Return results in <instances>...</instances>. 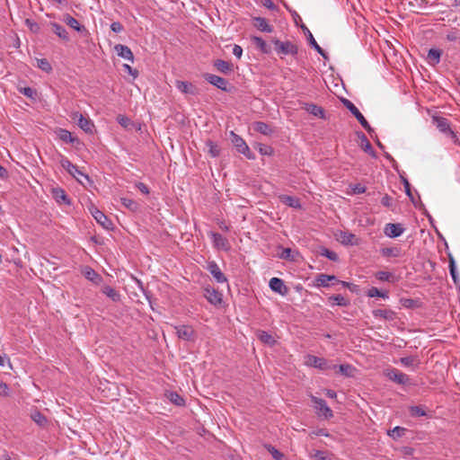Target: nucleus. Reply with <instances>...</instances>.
<instances>
[{"mask_svg": "<svg viewBox=\"0 0 460 460\" xmlns=\"http://www.w3.org/2000/svg\"><path fill=\"white\" fill-rule=\"evenodd\" d=\"M271 42L274 44L278 54L295 56L298 52L297 46L289 40L281 41L278 39H272Z\"/></svg>", "mask_w": 460, "mask_h": 460, "instance_id": "nucleus-1", "label": "nucleus"}, {"mask_svg": "<svg viewBox=\"0 0 460 460\" xmlns=\"http://www.w3.org/2000/svg\"><path fill=\"white\" fill-rule=\"evenodd\" d=\"M60 165L76 181L82 183L79 176L84 177L86 181H90V178L87 174L84 173L78 169L75 164H73L68 158L61 155Z\"/></svg>", "mask_w": 460, "mask_h": 460, "instance_id": "nucleus-2", "label": "nucleus"}, {"mask_svg": "<svg viewBox=\"0 0 460 460\" xmlns=\"http://www.w3.org/2000/svg\"><path fill=\"white\" fill-rule=\"evenodd\" d=\"M342 103L344 106L355 116L360 125L369 133L371 134L374 129L371 128L367 120L362 115V113L358 111V109L348 99H343Z\"/></svg>", "mask_w": 460, "mask_h": 460, "instance_id": "nucleus-3", "label": "nucleus"}, {"mask_svg": "<svg viewBox=\"0 0 460 460\" xmlns=\"http://www.w3.org/2000/svg\"><path fill=\"white\" fill-rule=\"evenodd\" d=\"M311 400L314 403V408L319 416H323L326 420L333 417L332 409L327 405L323 399L318 398L316 396H311Z\"/></svg>", "mask_w": 460, "mask_h": 460, "instance_id": "nucleus-4", "label": "nucleus"}, {"mask_svg": "<svg viewBox=\"0 0 460 460\" xmlns=\"http://www.w3.org/2000/svg\"><path fill=\"white\" fill-rule=\"evenodd\" d=\"M432 123L437 127V128L447 135L451 137H456L455 132L451 128V124L449 120L444 117H440L438 115L432 116Z\"/></svg>", "mask_w": 460, "mask_h": 460, "instance_id": "nucleus-5", "label": "nucleus"}, {"mask_svg": "<svg viewBox=\"0 0 460 460\" xmlns=\"http://www.w3.org/2000/svg\"><path fill=\"white\" fill-rule=\"evenodd\" d=\"M231 137L232 143L236 147L239 153L243 154L249 159L253 158V156L251 154L249 146L240 136L231 131Z\"/></svg>", "mask_w": 460, "mask_h": 460, "instance_id": "nucleus-6", "label": "nucleus"}, {"mask_svg": "<svg viewBox=\"0 0 460 460\" xmlns=\"http://www.w3.org/2000/svg\"><path fill=\"white\" fill-rule=\"evenodd\" d=\"M71 118L74 120L77 121V125L80 128H82L86 133H93V128L94 127L92 120L88 118H85L83 114L78 111H75L72 113Z\"/></svg>", "mask_w": 460, "mask_h": 460, "instance_id": "nucleus-7", "label": "nucleus"}, {"mask_svg": "<svg viewBox=\"0 0 460 460\" xmlns=\"http://www.w3.org/2000/svg\"><path fill=\"white\" fill-rule=\"evenodd\" d=\"M204 296L210 304L214 305H220L223 300V295L211 287H207L204 288Z\"/></svg>", "mask_w": 460, "mask_h": 460, "instance_id": "nucleus-8", "label": "nucleus"}, {"mask_svg": "<svg viewBox=\"0 0 460 460\" xmlns=\"http://www.w3.org/2000/svg\"><path fill=\"white\" fill-rule=\"evenodd\" d=\"M90 211H91L92 216L97 221V223H99L103 228L111 229L112 227L111 220L109 219L107 217V216H105L103 214V212H102L95 207H93L92 208H90Z\"/></svg>", "mask_w": 460, "mask_h": 460, "instance_id": "nucleus-9", "label": "nucleus"}, {"mask_svg": "<svg viewBox=\"0 0 460 460\" xmlns=\"http://www.w3.org/2000/svg\"><path fill=\"white\" fill-rule=\"evenodd\" d=\"M204 78L206 81L217 87L218 89L225 92H229V89L227 88L228 82L225 78L213 74H206L204 75Z\"/></svg>", "mask_w": 460, "mask_h": 460, "instance_id": "nucleus-10", "label": "nucleus"}, {"mask_svg": "<svg viewBox=\"0 0 460 460\" xmlns=\"http://www.w3.org/2000/svg\"><path fill=\"white\" fill-rule=\"evenodd\" d=\"M386 376L390 380L399 385H408L410 383V377L396 368L388 370Z\"/></svg>", "mask_w": 460, "mask_h": 460, "instance_id": "nucleus-11", "label": "nucleus"}, {"mask_svg": "<svg viewBox=\"0 0 460 460\" xmlns=\"http://www.w3.org/2000/svg\"><path fill=\"white\" fill-rule=\"evenodd\" d=\"M207 270L213 276L217 283H225L227 281L225 274L221 271L216 261H212L208 263Z\"/></svg>", "mask_w": 460, "mask_h": 460, "instance_id": "nucleus-12", "label": "nucleus"}, {"mask_svg": "<svg viewBox=\"0 0 460 460\" xmlns=\"http://www.w3.org/2000/svg\"><path fill=\"white\" fill-rule=\"evenodd\" d=\"M269 286L272 291L279 295L285 296L288 293V288L281 279L272 278L270 280Z\"/></svg>", "mask_w": 460, "mask_h": 460, "instance_id": "nucleus-13", "label": "nucleus"}, {"mask_svg": "<svg viewBox=\"0 0 460 460\" xmlns=\"http://www.w3.org/2000/svg\"><path fill=\"white\" fill-rule=\"evenodd\" d=\"M56 133L59 139L66 143H70L74 146H78L81 144L78 137H74L70 131L65 128H58Z\"/></svg>", "mask_w": 460, "mask_h": 460, "instance_id": "nucleus-14", "label": "nucleus"}, {"mask_svg": "<svg viewBox=\"0 0 460 460\" xmlns=\"http://www.w3.org/2000/svg\"><path fill=\"white\" fill-rule=\"evenodd\" d=\"M178 337L183 341H192L195 332L191 326L180 325L175 327Z\"/></svg>", "mask_w": 460, "mask_h": 460, "instance_id": "nucleus-15", "label": "nucleus"}, {"mask_svg": "<svg viewBox=\"0 0 460 460\" xmlns=\"http://www.w3.org/2000/svg\"><path fill=\"white\" fill-rule=\"evenodd\" d=\"M210 235L212 237L213 243L216 248L221 249L224 251H228L230 249V244H229L228 240L226 237H224L222 234H220L218 233L211 232Z\"/></svg>", "mask_w": 460, "mask_h": 460, "instance_id": "nucleus-16", "label": "nucleus"}, {"mask_svg": "<svg viewBox=\"0 0 460 460\" xmlns=\"http://www.w3.org/2000/svg\"><path fill=\"white\" fill-rule=\"evenodd\" d=\"M403 231L404 229L400 224L389 223L385 227V234L391 238L400 236Z\"/></svg>", "mask_w": 460, "mask_h": 460, "instance_id": "nucleus-17", "label": "nucleus"}, {"mask_svg": "<svg viewBox=\"0 0 460 460\" xmlns=\"http://www.w3.org/2000/svg\"><path fill=\"white\" fill-rule=\"evenodd\" d=\"M114 49L119 57L133 62L134 55H133L131 49L128 46L122 45V44H117L114 47Z\"/></svg>", "mask_w": 460, "mask_h": 460, "instance_id": "nucleus-18", "label": "nucleus"}, {"mask_svg": "<svg viewBox=\"0 0 460 460\" xmlns=\"http://www.w3.org/2000/svg\"><path fill=\"white\" fill-rule=\"evenodd\" d=\"M253 26L263 32H272L273 27L270 25L265 18L252 17Z\"/></svg>", "mask_w": 460, "mask_h": 460, "instance_id": "nucleus-19", "label": "nucleus"}, {"mask_svg": "<svg viewBox=\"0 0 460 460\" xmlns=\"http://www.w3.org/2000/svg\"><path fill=\"white\" fill-rule=\"evenodd\" d=\"M372 314L376 318H382L388 321L394 320L396 316V314L391 309H375Z\"/></svg>", "mask_w": 460, "mask_h": 460, "instance_id": "nucleus-20", "label": "nucleus"}, {"mask_svg": "<svg viewBox=\"0 0 460 460\" xmlns=\"http://www.w3.org/2000/svg\"><path fill=\"white\" fill-rule=\"evenodd\" d=\"M358 137L361 141L362 149L366 153H367L369 155H371L372 157H376V154L374 148L372 147V145L368 141L367 137H366V135L363 132H358Z\"/></svg>", "mask_w": 460, "mask_h": 460, "instance_id": "nucleus-21", "label": "nucleus"}, {"mask_svg": "<svg viewBox=\"0 0 460 460\" xmlns=\"http://www.w3.org/2000/svg\"><path fill=\"white\" fill-rule=\"evenodd\" d=\"M53 198L59 204L70 205V199H68L66 191L61 188H55L52 190Z\"/></svg>", "mask_w": 460, "mask_h": 460, "instance_id": "nucleus-22", "label": "nucleus"}, {"mask_svg": "<svg viewBox=\"0 0 460 460\" xmlns=\"http://www.w3.org/2000/svg\"><path fill=\"white\" fill-rule=\"evenodd\" d=\"M176 87L183 93L195 95L197 93V88L190 83L184 81H176Z\"/></svg>", "mask_w": 460, "mask_h": 460, "instance_id": "nucleus-23", "label": "nucleus"}, {"mask_svg": "<svg viewBox=\"0 0 460 460\" xmlns=\"http://www.w3.org/2000/svg\"><path fill=\"white\" fill-rule=\"evenodd\" d=\"M279 199L280 202H282L283 204H285L290 208H301L300 200H299V199H297L296 197L283 194V195H280L279 197Z\"/></svg>", "mask_w": 460, "mask_h": 460, "instance_id": "nucleus-24", "label": "nucleus"}, {"mask_svg": "<svg viewBox=\"0 0 460 460\" xmlns=\"http://www.w3.org/2000/svg\"><path fill=\"white\" fill-rule=\"evenodd\" d=\"M442 50L438 49H430L428 52L427 60L430 66H436L440 62Z\"/></svg>", "mask_w": 460, "mask_h": 460, "instance_id": "nucleus-25", "label": "nucleus"}, {"mask_svg": "<svg viewBox=\"0 0 460 460\" xmlns=\"http://www.w3.org/2000/svg\"><path fill=\"white\" fill-rule=\"evenodd\" d=\"M63 22L72 29L75 30L76 31H85V28L83 25H81L75 18H74L68 13L64 15Z\"/></svg>", "mask_w": 460, "mask_h": 460, "instance_id": "nucleus-26", "label": "nucleus"}, {"mask_svg": "<svg viewBox=\"0 0 460 460\" xmlns=\"http://www.w3.org/2000/svg\"><path fill=\"white\" fill-rule=\"evenodd\" d=\"M252 43L264 54H270L271 48L266 43V41L258 36H252L251 38Z\"/></svg>", "mask_w": 460, "mask_h": 460, "instance_id": "nucleus-27", "label": "nucleus"}, {"mask_svg": "<svg viewBox=\"0 0 460 460\" xmlns=\"http://www.w3.org/2000/svg\"><path fill=\"white\" fill-rule=\"evenodd\" d=\"M83 274L87 279L95 284L100 283L102 279L100 274H98L93 269L88 266L84 269Z\"/></svg>", "mask_w": 460, "mask_h": 460, "instance_id": "nucleus-28", "label": "nucleus"}, {"mask_svg": "<svg viewBox=\"0 0 460 460\" xmlns=\"http://www.w3.org/2000/svg\"><path fill=\"white\" fill-rule=\"evenodd\" d=\"M214 66L223 74H229L233 70V65L227 61L222 59H217L214 62Z\"/></svg>", "mask_w": 460, "mask_h": 460, "instance_id": "nucleus-29", "label": "nucleus"}, {"mask_svg": "<svg viewBox=\"0 0 460 460\" xmlns=\"http://www.w3.org/2000/svg\"><path fill=\"white\" fill-rule=\"evenodd\" d=\"M253 129L262 135L270 136L273 133L271 127L262 121H257L253 124Z\"/></svg>", "mask_w": 460, "mask_h": 460, "instance_id": "nucleus-30", "label": "nucleus"}, {"mask_svg": "<svg viewBox=\"0 0 460 460\" xmlns=\"http://www.w3.org/2000/svg\"><path fill=\"white\" fill-rule=\"evenodd\" d=\"M102 292L113 302H119L120 300V294L115 288L110 286L102 287Z\"/></svg>", "mask_w": 460, "mask_h": 460, "instance_id": "nucleus-31", "label": "nucleus"}, {"mask_svg": "<svg viewBox=\"0 0 460 460\" xmlns=\"http://www.w3.org/2000/svg\"><path fill=\"white\" fill-rule=\"evenodd\" d=\"M257 337L261 342L267 345L273 346L276 343V340L274 339V337L265 331H258Z\"/></svg>", "mask_w": 460, "mask_h": 460, "instance_id": "nucleus-32", "label": "nucleus"}, {"mask_svg": "<svg viewBox=\"0 0 460 460\" xmlns=\"http://www.w3.org/2000/svg\"><path fill=\"white\" fill-rule=\"evenodd\" d=\"M51 26H52V29H53V32L55 34H57L60 39H62V40H64L66 41L69 40L68 32L65 29V27H63L62 25H60V24H58L57 22H52Z\"/></svg>", "mask_w": 460, "mask_h": 460, "instance_id": "nucleus-33", "label": "nucleus"}, {"mask_svg": "<svg viewBox=\"0 0 460 460\" xmlns=\"http://www.w3.org/2000/svg\"><path fill=\"white\" fill-rule=\"evenodd\" d=\"M380 253L384 257H399L402 254V250L399 247H385L380 250Z\"/></svg>", "mask_w": 460, "mask_h": 460, "instance_id": "nucleus-34", "label": "nucleus"}, {"mask_svg": "<svg viewBox=\"0 0 460 460\" xmlns=\"http://www.w3.org/2000/svg\"><path fill=\"white\" fill-rule=\"evenodd\" d=\"M448 259H449V272H450V275L452 277V279H453L454 283L456 285H458L460 279H459L458 273L456 271V266L455 259H454V257L452 255H449Z\"/></svg>", "mask_w": 460, "mask_h": 460, "instance_id": "nucleus-35", "label": "nucleus"}, {"mask_svg": "<svg viewBox=\"0 0 460 460\" xmlns=\"http://www.w3.org/2000/svg\"><path fill=\"white\" fill-rule=\"evenodd\" d=\"M332 280L337 281L338 279L334 275H327V274H319L316 279L318 286L324 287V288L328 287L329 282Z\"/></svg>", "mask_w": 460, "mask_h": 460, "instance_id": "nucleus-36", "label": "nucleus"}, {"mask_svg": "<svg viewBox=\"0 0 460 460\" xmlns=\"http://www.w3.org/2000/svg\"><path fill=\"white\" fill-rule=\"evenodd\" d=\"M309 363L320 369H326L327 368V361L324 358H318L315 356H310L308 358Z\"/></svg>", "mask_w": 460, "mask_h": 460, "instance_id": "nucleus-37", "label": "nucleus"}, {"mask_svg": "<svg viewBox=\"0 0 460 460\" xmlns=\"http://www.w3.org/2000/svg\"><path fill=\"white\" fill-rule=\"evenodd\" d=\"M375 277L376 279H378L380 281H387V282H394L395 281L394 275L388 271H383V270L377 271L375 273Z\"/></svg>", "mask_w": 460, "mask_h": 460, "instance_id": "nucleus-38", "label": "nucleus"}, {"mask_svg": "<svg viewBox=\"0 0 460 460\" xmlns=\"http://www.w3.org/2000/svg\"><path fill=\"white\" fill-rule=\"evenodd\" d=\"M307 39L312 48H314L323 58H328L325 51L318 45V43L316 42L313 34L310 31H308Z\"/></svg>", "mask_w": 460, "mask_h": 460, "instance_id": "nucleus-39", "label": "nucleus"}, {"mask_svg": "<svg viewBox=\"0 0 460 460\" xmlns=\"http://www.w3.org/2000/svg\"><path fill=\"white\" fill-rule=\"evenodd\" d=\"M306 106H307L306 107V111L309 113L314 115L316 117H319V118H323L324 117V110L322 107H320L318 105H315V104H313V103L306 104Z\"/></svg>", "mask_w": 460, "mask_h": 460, "instance_id": "nucleus-40", "label": "nucleus"}, {"mask_svg": "<svg viewBox=\"0 0 460 460\" xmlns=\"http://www.w3.org/2000/svg\"><path fill=\"white\" fill-rule=\"evenodd\" d=\"M208 152L212 157H217L220 155V148L217 144L211 140L206 142Z\"/></svg>", "mask_w": 460, "mask_h": 460, "instance_id": "nucleus-41", "label": "nucleus"}, {"mask_svg": "<svg viewBox=\"0 0 460 460\" xmlns=\"http://www.w3.org/2000/svg\"><path fill=\"white\" fill-rule=\"evenodd\" d=\"M356 239V235L351 233L341 232V243L345 245H353L356 244L354 240Z\"/></svg>", "mask_w": 460, "mask_h": 460, "instance_id": "nucleus-42", "label": "nucleus"}, {"mask_svg": "<svg viewBox=\"0 0 460 460\" xmlns=\"http://www.w3.org/2000/svg\"><path fill=\"white\" fill-rule=\"evenodd\" d=\"M120 201L121 204L130 211H137L139 208L138 203L132 199L121 198Z\"/></svg>", "mask_w": 460, "mask_h": 460, "instance_id": "nucleus-43", "label": "nucleus"}, {"mask_svg": "<svg viewBox=\"0 0 460 460\" xmlns=\"http://www.w3.org/2000/svg\"><path fill=\"white\" fill-rule=\"evenodd\" d=\"M265 448L270 453L272 457L275 460H285V456L280 451H279L277 448H275L273 446L267 444L264 446Z\"/></svg>", "mask_w": 460, "mask_h": 460, "instance_id": "nucleus-44", "label": "nucleus"}, {"mask_svg": "<svg viewBox=\"0 0 460 460\" xmlns=\"http://www.w3.org/2000/svg\"><path fill=\"white\" fill-rule=\"evenodd\" d=\"M409 411L412 417L427 416V411L424 406H411Z\"/></svg>", "mask_w": 460, "mask_h": 460, "instance_id": "nucleus-45", "label": "nucleus"}, {"mask_svg": "<svg viewBox=\"0 0 460 460\" xmlns=\"http://www.w3.org/2000/svg\"><path fill=\"white\" fill-rule=\"evenodd\" d=\"M329 299L332 300L335 305H340V306H347L349 304V301L341 294L333 295V296H330Z\"/></svg>", "mask_w": 460, "mask_h": 460, "instance_id": "nucleus-46", "label": "nucleus"}, {"mask_svg": "<svg viewBox=\"0 0 460 460\" xmlns=\"http://www.w3.org/2000/svg\"><path fill=\"white\" fill-rule=\"evenodd\" d=\"M406 432V429L402 427L396 426L393 429L388 431V435L392 437L394 439H397L402 438Z\"/></svg>", "mask_w": 460, "mask_h": 460, "instance_id": "nucleus-47", "label": "nucleus"}, {"mask_svg": "<svg viewBox=\"0 0 460 460\" xmlns=\"http://www.w3.org/2000/svg\"><path fill=\"white\" fill-rule=\"evenodd\" d=\"M355 367L349 364H341L339 366V373L345 376H352Z\"/></svg>", "mask_w": 460, "mask_h": 460, "instance_id": "nucleus-48", "label": "nucleus"}, {"mask_svg": "<svg viewBox=\"0 0 460 460\" xmlns=\"http://www.w3.org/2000/svg\"><path fill=\"white\" fill-rule=\"evenodd\" d=\"M319 253L322 256H324V257L328 258L330 261H338L337 253L332 252V251H330L329 249H327L325 247H321Z\"/></svg>", "mask_w": 460, "mask_h": 460, "instance_id": "nucleus-49", "label": "nucleus"}, {"mask_svg": "<svg viewBox=\"0 0 460 460\" xmlns=\"http://www.w3.org/2000/svg\"><path fill=\"white\" fill-rule=\"evenodd\" d=\"M367 296L369 297L379 296L382 298H388V293L379 290L377 288L372 287L367 291Z\"/></svg>", "mask_w": 460, "mask_h": 460, "instance_id": "nucleus-50", "label": "nucleus"}, {"mask_svg": "<svg viewBox=\"0 0 460 460\" xmlns=\"http://www.w3.org/2000/svg\"><path fill=\"white\" fill-rule=\"evenodd\" d=\"M169 399L173 404L177 406H182L185 403L184 399L175 392L170 393Z\"/></svg>", "mask_w": 460, "mask_h": 460, "instance_id": "nucleus-51", "label": "nucleus"}, {"mask_svg": "<svg viewBox=\"0 0 460 460\" xmlns=\"http://www.w3.org/2000/svg\"><path fill=\"white\" fill-rule=\"evenodd\" d=\"M37 66L42 71L49 73L52 70L50 63L46 58L37 59Z\"/></svg>", "mask_w": 460, "mask_h": 460, "instance_id": "nucleus-52", "label": "nucleus"}, {"mask_svg": "<svg viewBox=\"0 0 460 460\" xmlns=\"http://www.w3.org/2000/svg\"><path fill=\"white\" fill-rule=\"evenodd\" d=\"M279 258L291 261H296L294 252L290 248H283L281 253L279 254Z\"/></svg>", "mask_w": 460, "mask_h": 460, "instance_id": "nucleus-53", "label": "nucleus"}, {"mask_svg": "<svg viewBox=\"0 0 460 460\" xmlns=\"http://www.w3.org/2000/svg\"><path fill=\"white\" fill-rule=\"evenodd\" d=\"M31 419L40 426H43L47 423L46 417L40 411H35L31 414Z\"/></svg>", "mask_w": 460, "mask_h": 460, "instance_id": "nucleus-54", "label": "nucleus"}, {"mask_svg": "<svg viewBox=\"0 0 460 460\" xmlns=\"http://www.w3.org/2000/svg\"><path fill=\"white\" fill-rule=\"evenodd\" d=\"M20 93L25 95L26 97H29L31 99H35L37 96V92L35 89L31 87H23L20 89Z\"/></svg>", "mask_w": 460, "mask_h": 460, "instance_id": "nucleus-55", "label": "nucleus"}, {"mask_svg": "<svg viewBox=\"0 0 460 460\" xmlns=\"http://www.w3.org/2000/svg\"><path fill=\"white\" fill-rule=\"evenodd\" d=\"M401 363L405 367H413L416 365L417 359L415 357H403L400 359Z\"/></svg>", "mask_w": 460, "mask_h": 460, "instance_id": "nucleus-56", "label": "nucleus"}, {"mask_svg": "<svg viewBox=\"0 0 460 460\" xmlns=\"http://www.w3.org/2000/svg\"><path fill=\"white\" fill-rule=\"evenodd\" d=\"M259 152L262 155H271L273 154V148L267 145L259 144Z\"/></svg>", "mask_w": 460, "mask_h": 460, "instance_id": "nucleus-57", "label": "nucleus"}, {"mask_svg": "<svg viewBox=\"0 0 460 460\" xmlns=\"http://www.w3.org/2000/svg\"><path fill=\"white\" fill-rule=\"evenodd\" d=\"M117 121L123 128H128L131 122L130 119L127 116H124V115H119L117 117Z\"/></svg>", "mask_w": 460, "mask_h": 460, "instance_id": "nucleus-58", "label": "nucleus"}, {"mask_svg": "<svg viewBox=\"0 0 460 460\" xmlns=\"http://www.w3.org/2000/svg\"><path fill=\"white\" fill-rule=\"evenodd\" d=\"M381 204L384 207H385V208H391L393 207V199H392V197H390L389 195L385 194L381 199Z\"/></svg>", "mask_w": 460, "mask_h": 460, "instance_id": "nucleus-59", "label": "nucleus"}, {"mask_svg": "<svg viewBox=\"0 0 460 460\" xmlns=\"http://www.w3.org/2000/svg\"><path fill=\"white\" fill-rule=\"evenodd\" d=\"M351 190L354 194H362V193L366 192L367 189L365 186L358 183V184L351 185Z\"/></svg>", "mask_w": 460, "mask_h": 460, "instance_id": "nucleus-60", "label": "nucleus"}, {"mask_svg": "<svg viewBox=\"0 0 460 460\" xmlns=\"http://www.w3.org/2000/svg\"><path fill=\"white\" fill-rule=\"evenodd\" d=\"M402 181H403V187L405 189L406 195L411 199V200L412 202H414V199H413V196H412V193H411V184H410V182L406 179H403Z\"/></svg>", "mask_w": 460, "mask_h": 460, "instance_id": "nucleus-61", "label": "nucleus"}, {"mask_svg": "<svg viewBox=\"0 0 460 460\" xmlns=\"http://www.w3.org/2000/svg\"><path fill=\"white\" fill-rule=\"evenodd\" d=\"M123 29V25L119 22H113L111 24V30L114 32H121Z\"/></svg>", "mask_w": 460, "mask_h": 460, "instance_id": "nucleus-62", "label": "nucleus"}, {"mask_svg": "<svg viewBox=\"0 0 460 460\" xmlns=\"http://www.w3.org/2000/svg\"><path fill=\"white\" fill-rule=\"evenodd\" d=\"M123 68L126 72H128L129 75H131L134 78H136L138 75V72L136 69H133L129 65L124 64Z\"/></svg>", "mask_w": 460, "mask_h": 460, "instance_id": "nucleus-63", "label": "nucleus"}, {"mask_svg": "<svg viewBox=\"0 0 460 460\" xmlns=\"http://www.w3.org/2000/svg\"><path fill=\"white\" fill-rule=\"evenodd\" d=\"M312 456L317 460H326L327 458L325 453L320 450H315Z\"/></svg>", "mask_w": 460, "mask_h": 460, "instance_id": "nucleus-64", "label": "nucleus"}]
</instances>
